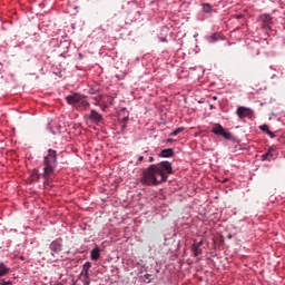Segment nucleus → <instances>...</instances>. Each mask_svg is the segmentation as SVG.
<instances>
[{
    "instance_id": "f257e3e1",
    "label": "nucleus",
    "mask_w": 285,
    "mask_h": 285,
    "mask_svg": "<svg viewBox=\"0 0 285 285\" xmlns=\"http://www.w3.org/2000/svg\"><path fill=\"white\" fill-rule=\"evenodd\" d=\"M173 163L163 160L158 164H153L148 168L144 169L140 184L142 186H159L168 181V176L173 175Z\"/></svg>"
},
{
    "instance_id": "f03ea898",
    "label": "nucleus",
    "mask_w": 285,
    "mask_h": 285,
    "mask_svg": "<svg viewBox=\"0 0 285 285\" xmlns=\"http://www.w3.org/2000/svg\"><path fill=\"white\" fill-rule=\"evenodd\" d=\"M58 154L57 150L50 148L47 150V155L43 157L42 166H43V173L42 175L39 174L37 169H35L31 173V179L32 181H39L42 177L45 181H50L52 177L55 176V170H57V164H58Z\"/></svg>"
},
{
    "instance_id": "7ed1b4c3",
    "label": "nucleus",
    "mask_w": 285,
    "mask_h": 285,
    "mask_svg": "<svg viewBox=\"0 0 285 285\" xmlns=\"http://www.w3.org/2000/svg\"><path fill=\"white\" fill-rule=\"evenodd\" d=\"M66 101L69 106L76 108V110H88V108H90V102L88 101V98L77 92L67 96Z\"/></svg>"
},
{
    "instance_id": "20e7f679",
    "label": "nucleus",
    "mask_w": 285,
    "mask_h": 285,
    "mask_svg": "<svg viewBox=\"0 0 285 285\" xmlns=\"http://www.w3.org/2000/svg\"><path fill=\"white\" fill-rule=\"evenodd\" d=\"M90 268H92V263L90 262H86L82 265V271L80 272L78 279H80L83 285H90Z\"/></svg>"
},
{
    "instance_id": "39448f33",
    "label": "nucleus",
    "mask_w": 285,
    "mask_h": 285,
    "mask_svg": "<svg viewBox=\"0 0 285 285\" xmlns=\"http://www.w3.org/2000/svg\"><path fill=\"white\" fill-rule=\"evenodd\" d=\"M51 257H57L63 250V238L58 237L49 244Z\"/></svg>"
},
{
    "instance_id": "423d86ee",
    "label": "nucleus",
    "mask_w": 285,
    "mask_h": 285,
    "mask_svg": "<svg viewBox=\"0 0 285 285\" xmlns=\"http://www.w3.org/2000/svg\"><path fill=\"white\" fill-rule=\"evenodd\" d=\"M213 135H216L217 137H224V139L230 140L233 139V134L229 131H226L224 126L222 124H214L212 127Z\"/></svg>"
},
{
    "instance_id": "0eeeda50",
    "label": "nucleus",
    "mask_w": 285,
    "mask_h": 285,
    "mask_svg": "<svg viewBox=\"0 0 285 285\" xmlns=\"http://www.w3.org/2000/svg\"><path fill=\"white\" fill-rule=\"evenodd\" d=\"M238 119H255V111L248 107L240 106L236 110Z\"/></svg>"
},
{
    "instance_id": "6e6552de",
    "label": "nucleus",
    "mask_w": 285,
    "mask_h": 285,
    "mask_svg": "<svg viewBox=\"0 0 285 285\" xmlns=\"http://www.w3.org/2000/svg\"><path fill=\"white\" fill-rule=\"evenodd\" d=\"M259 50H262V45L257 40H250L247 43V55H249V57H257Z\"/></svg>"
},
{
    "instance_id": "1a4fd4ad",
    "label": "nucleus",
    "mask_w": 285,
    "mask_h": 285,
    "mask_svg": "<svg viewBox=\"0 0 285 285\" xmlns=\"http://www.w3.org/2000/svg\"><path fill=\"white\" fill-rule=\"evenodd\" d=\"M87 118L91 124H96V126H99L104 121V115L99 114L96 109H91Z\"/></svg>"
},
{
    "instance_id": "9d476101",
    "label": "nucleus",
    "mask_w": 285,
    "mask_h": 285,
    "mask_svg": "<svg viewBox=\"0 0 285 285\" xmlns=\"http://www.w3.org/2000/svg\"><path fill=\"white\" fill-rule=\"evenodd\" d=\"M202 246H204V239H202L199 242L194 240V243L190 246L193 257H199V255H202Z\"/></svg>"
},
{
    "instance_id": "9b49d317",
    "label": "nucleus",
    "mask_w": 285,
    "mask_h": 285,
    "mask_svg": "<svg viewBox=\"0 0 285 285\" xmlns=\"http://www.w3.org/2000/svg\"><path fill=\"white\" fill-rule=\"evenodd\" d=\"M262 161H275L277 159V150L269 148L261 156Z\"/></svg>"
},
{
    "instance_id": "f8f14e48",
    "label": "nucleus",
    "mask_w": 285,
    "mask_h": 285,
    "mask_svg": "<svg viewBox=\"0 0 285 285\" xmlns=\"http://www.w3.org/2000/svg\"><path fill=\"white\" fill-rule=\"evenodd\" d=\"M158 157L163 159H169V157H175V149L173 148L161 149L160 153L158 154Z\"/></svg>"
},
{
    "instance_id": "ddd939ff",
    "label": "nucleus",
    "mask_w": 285,
    "mask_h": 285,
    "mask_svg": "<svg viewBox=\"0 0 285 285\" xmlns=\"http://www.w3.org/2000/svg\"><path fill=\"white\" fill-rule=\"evenodd\" d=\"M90 257L92 262H97L99 257H101V249L99 248V245H96L95 248L91 249Z\"/></svg>"
},
{
    "instance_id": "4468645a",
    "label": "nucleus",
    "mask_w": 285,
    "mask_h": 285,
    "mask_svg": "<svg viewBox=\"0 0 285 285\" xmlns=\"http://www.w3.org/2000/svg\"><path fill=\"white\" fill-rule=\"evenodd\" d=\"M224 36L219 32H214L212 36L207 38L209 43H217V41H223Z\"/></svg>"
},
{
    "instance_id": "2eb2a0df",
    "label": "nucleus",
    "mask_w": 285,
    "mask_h": 285,
    "mask_svg": "<svg viewBox=\"0 0 285 285\" xmlns=\"http://www.w3.org/2000/svg\"><path fill=\"white\" fill-rule=\"evenodd\" d=\"M259 130H262L263 132H266V135H268L271 139H275V132L271 131V129L268 128V125L265 124L259 126Z\"/></svg>"
},
{
    "instance_id": "dca6fc26",
    "label": "nucleus",
    "mask_w": 285,
    "mask_h": 285,
    "mask_svg": "<svg viewBox=\"0 0 285 285\" xmlns=\"http://www.w3.org/2000/svg\"><path fill=\"white\" fill-rule=\"evenodd\" d=\"M8 273H10V267H8V265H6V263L1 262L0 263V277H6V275H8Z\"/></svg>"
},
{
    "instance_id": "f3484780",
    "label": "nucleus",
    "mask_w": 285,
    "mask_h": 285,
    "mask_svg": "<svg viewBox=\"0 0 285 285\" xmlns=\"http://www.w3.org/2000/svg\"><path fill=\"white\" fill-rule=\"evenodd\" d=\"M101 91V86L99 85H91L89 87V95H97V92H100Z\"/></svg>"
},
{
    "instance_id": "a211bd4d",
    "label": "nucleus",
    "mask_w": 285,
    "mask_h": 285,
    "mask_svg": "<svg viewBox=\"0 0 285 285\" xmlns=\"http://www.w3.org/2000/svg\"><path fill=\"white\" fill-rule=\"evenodd\" d=\"M203 12L210 14V12H213V6H210V3H203Z\"/></svg>"
},
{
    "instance_id": "6ab92c4d",
    "label": "nucleus",
    "mask_w": 285,
    "mask_h": 285,
    "mask_svg": "<svg viewBox=\"0 0 285 285\" xmlns=\"http://www.w3.org/2000/svg\"><path fill=\"white\" fill-rule=\"evenodd\" d=\"M180 132H184V127H177L173 132L171 135L174 137H177V135H180Z\"/></svg>"
},
{
    "instance_id": "aec40b11",
    "label": "nucleus",
    "mask_w": 285,
    "mask_h": 285,
    "mask_svg": "<svg viewBox=\"0 0 285 285\" xmlns=\"http://www.w3.org/2000/svg\"><path fill=\"white\" fill-rule=\"evenodd\" d=\"M114 102H115V98L108 96L107 97V106H112Z\"/></svg>"
},
{
    "instance_id": "412c9836",
    "label": "nucleus",
    "mask_w": 285,
    "mask_h": 285,
    "mask_svg": "<svg viewBox=\"0 0 285 285\" xmlns=\"http://www.w3.org/2000/svg\"><path fill=\"white\" fill-rule=\"evenodd\" d=\"M0 285H13L12 282L6 281V279H0Z\"/></svg>"
},
{
    "instance_id": "4be33fe9",
    "label": "nucleus",
    "mask_w": 285,
    "mask_h": 285,
    "mask_svg": "<svg viewBox=\"0 0 285 285\" xmlns=\"http://www.w3.org/2000/svg\"><path fill=\"white\" fill-rule=\"evenodd\" d=\"M158 40L160 41V43H168L167 37H159Z\"/></svg>"
},
{
    "instance_id": "5701e85b",
    "label": "nucleus",
    "mask_w": 285,
    "mask_h": 285,
    "mask_svg": "<svg viewBox=\"0 0 285 285\" xmlns=\"http://www.w3.org/2000/svg\"><path fill=\"white\" fill-rule=\"evenodd\" d=\"M150 277H153L151 274H145V275H144V278H145V279H148V284H150V282H153V278H150Z\"/></svg>"
},
{
    "instance_id": "b1692460",
    "label": "nucleus",
    "mask_w": 285,
    "mask_h": 285,
    "mask_svg": "<svg viewBox=\"0 0 285 285\" xmlns=\"http://www.w3.org/2000/svg\"><path fill=\"white\" fill-rule=\"evenodd\" d=\"M141 161H144V156L138 157V160L136 161V166H139V164H141Z\"/></svg>"
},
{
    "instance_id": "393cba45",
    "label": "nucleus",
    "mask_w": 285,
    "mask_h": 285,
    "mask_svg": "<svg viewBox=\"0 0 285 285\" xmlns=\"http://www.w3.org/2000/svg\"><path fill=\"white\" fill-rule=\"evenodd\" d=\"M130 119V116H125L122 119L121 118H119V121H124L125 124H126V121H128Z\"/></svg>"
},
{
    "instance_id": "a878e982",
    "label": "nucleus",
    "mask_w": 285,
    "mask_h": 285,
    "mask_svg": "<svg viewBox=\"0 0 285 285\" xmlns=\"http://www.w3.org/2000/svg\"><path fill=\"white\" fill-rule=\"evenodd\" d=\"M61 72H62L61 70L53 71V73L56 75V77H63V75H62Z\"/></svg>"
},
{
    "instance_id": "bb28decb",
    "label": "nucleus",
    "mask_w": 285,
    "mask_h": 285,
    "mask_svg": "<svg viewBox=\"0 0 285 285\" xmlns=\"http://www.w3.org/2000/svg\"><path fill=\"white\" fill-rule=\"evenodd\" d=\"M126 128H127V125H126V122H124L122 126H121V129H120L121 132H124V130H126Z\"/></svg>"
},
{
    "instance_id": "cd10ccee",
    "label": "nucleus",
    "mask_w": 285,
    "mask_h": 285,
    "mask_svg": "<svg viewBox=\"0 0 285 285\" xmlns=\"http://www.w3.org/2000/svg\"><path fill=\"white\" fill-rule=\"evenodd\" d=\"M148 161H149V164H153V161H155V157L150 156V157L148 158Z\"/></svg>"
},
{
    "instance_id": "c85d7f7f",
    "label": "nucleus",
    "mask_w": 285,
    "mask_h": 285,
    "mask_svg": "<svg viewBox=\"0 0 285 285\" xmlns=\"http://www.w3.org/2000/svg\"><path fill=\"white\" fill-rule=\"evenodd\" d=\"M243 18H244L243 14H237V16H236V19H243Z\"/></svg>"
},
{
    "instance_id": "c756f323",
    "label": "nucleus",
    "mask_w": 285,
    "mask_h": 285,
    "mask_svg": "<svg viewBox=\"0 0 285 285\" xmlns=\"http://www.w3.org/2000/svg\"><path fill=\"white\" fill-rule=\"evenodd\" d=\"M167 144H173V138H167Z\"/></svg>"
},
{
    "instance_id": "7c9ffc66",
    "label": "nucleus",
    "mask_w": 285,
    "mask_h": 285,
    "mask_svg": "<svg viewBox=\"0 0 285 285\" xmlns=\"http://www.w3.org/2000/svg\"><path fill=\"white\" fill-rule=\"evenodd\" d=\"M21 262H26V256H20Z\"/></svg>"
},
{
    "instance_id": "2f4dec72",
    "label": "nucleus",
    "mask_w": 285,
    "mask_h": 285,
    "mask_svg": "<svg viewBox=\"0 0 285 285\" xmlns=\"http://www.w3.org/2000/svg\"><path fill=\"white\" fill-rule=\"evenodd\" d=\"M213 101H217V96L212 97Z\"/></svg>"
},
{
    "instance_id": "473e14b6",
    "label": "nucleus",
    "mask_w": 285,
    "mask_h": 285,
    "mask_svg": "<svg viewBox=\"0 0 285 285\" xmlns=\"http://www.w3.org/2000/svg\"><path fill=\"white\" fill-rule=\"evenodd\" d=\"M209 109H210V110H215L214 105H209Z\"/></svg>"
},
{
    "instance_id": "72a5a7b5",
    "label": "nucleus",
    "mask_w": 285,
    "mask_h": 285,
    "mask_svg": "<svg viewBox=\"0 0 285 285\" xmlns=\"http://www.w3.org/2000/svg\"><path fill=\"white\" fill-rule=\"evenodd\" d=\"M163 30H167V31H168V30H170V28H168V27H164V28H163Z\"/></svg>"
},
{
    "instance_id": "f704fd0d",
    "label": "nucleus",
    "mask_w": 285,
    "mask_h": 285,
    "mask_svg": "<svg viewBox=\"0 0 285 285\" xmlns=\"http://www.w3.org/2000/svg\"><path fill=\"white\" fill-rule=\"evenodd\" d=\"M100 32H104V30L100 29Z\"/></svg>"
}]
</instances>
